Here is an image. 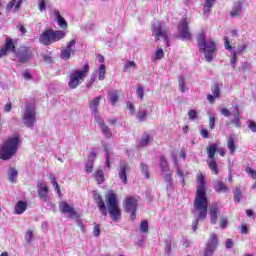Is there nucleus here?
<instances>
[{"label": "nucleus", "instance_id": "f8f14e48", "mask_svg": "<svg viewBox=\"0 0 256 256\" xmlns=\"http://www.w3.org/2000/svg\"><path fill=\"white\" fill-rule=\"evenodd\" d=\"M151 113H153V106L144 104L140 106L139 111L136 113V119L140 122L146 121L147 117H151Z\"/></svg>", "mask_w": 256, "mask_h": 256}, {"label": "nucleus", "instance_id": "864d4df0", "mask_svg": "<svg viewBox=\"0 0 256 256\" xmlns=\"http://www.w3.org/2000/svg\"><path fill=\"white\" fill-rule=\"evenodd\" d=\"M246 123H247V125H248V129H250V131H251L252 133H256V123H255V121H253V120H248Z\"/></svg>", "mask_w": 256, "mask_h": 256}, {"label": "nucleus", "instance_id": "f3484780", "mask_svg": "<svg viewBox=\"0 0 256 256\" xmlns=\"http://www.w3.org/2000/svg\"><path fill=\"white\" fill-rule=\"evenodd\" d=\"M93 199L100 211V213L104 216L107 217V206L105 205V202L103 201V198H101V195L97 192L93 194Z\"/></svg>", "mask_w": 256, "mask_h": 256}, {"label": "nucleus", "instance_id": "393cba45", "mask_svg": "<svg viewBox=\"0 0 256 256\" xmlns=\"http://www.w3.org/2000/svg\"><path fill=\"white\" fill-rule=\"evenodd\" d=\"M227 147L230 151V155H235V151L237 150V146H235V135L234 134H231L228 137Z\"/></svg>", "mask_w": 256, "mask_h": 256}, {"label": "nucleus", "instance_id": "774afa93", "mask_svg": "<svg viewBox=\"0 0 256 256\" xmlns=\"http://www.w3.org/2000/svg\"><path fill=\"white\" fill-rule=\"evenodd\" d=\"M38 5H39V10L41 11V13H43V11H45L46 9L45 0H39Z\"/></svg>", "mask_w": 256, "mask_h": 256}, {"label": "nucleus", "instance_id": "20e7f679", "mask_svg": "<svg viewBox=\"0 0 256 256\" xmlns=\"http://www.w3.org/2000/svg\"><path fill=\"white\" fill-rule=\"evenodd\" d=\"M89 73V64H84L82 69L72 70L69 74V82L68 86L70 89H77L83 81H85V77Z\"/></svg>", "mask_w": 256, "mask_h": 256}, {"label": "nucleus", "instance_id": "f03ea898", "mask_svg": "<svg viewBox=\"0 0 256 256\" xmlns=\"http://www.w3.org/2000/svg\"><path fill=\"white\" fill-rule=\"evenodd\" d=\"M197 43L200 53H203L205 60L211 63L213 57H215V51H217L215 42L213 40H207L205 33L201 32L197 35Z\"/></svg>", "mask_w": 256, "mask_h": 256}, {"label": "nucleus", "instance_id": "a18cd8bd", "mask_svg": "<svg viewBox=\"0 0 256 256\" xmlns=\"http://www.w3.org/2000/svg\"><path fill=\"white\" fill-rule=\"evenodd\" d=\"M136 97L143 101V97H145V88L143 86H138L136 90Z\"/></svg>", "mask_w": 256, "mask_h": 256}, {"label": "nucleus", "instance_id": "c756f323", "mask_svg": "<svg viewBox=\"0 0 256 256\" xmlns=\"http://www.w3.org/2000/svg\"><path fill=\"white\" fill-rule=\"evenodd\" d=\"M104 151L106 152L105 157H106V167L108 169H111V162L110 159L113 157V151L111 150V147L108 145H104Z\"/></svg>", "mask_w": 256, "mask_h": 256}, {"label": "nucleus", "instance_id": "6ab92c4d", "mask_svg": "<svg viewBox=\"0 0 256 256\" xmlns=\"http://www.w3.org/2000/svg\"><path fill=\"white\" fill-rule=\"evenodd\" d=\"M100 103H101V96L95 97L89 103L90 111H91L92 115H94L95 120H96V117H100V115H99V104Z\"/></svg>", "mask_w": 256, "mask_h": 256}, {"label": "nucleus", "instance_id": "5fc2aeb1", "mask_svg": "<svg viewBox=\"0 0 256 256\" xmlns=\"http://www.w3.org/2000/svg\"><path fill=\"white\" fill-rule=\"evenodd\" d=\"M25 240L27 241V243H31V241H33V230L29 229L26 232Z\"/></svg>", "mask_w": 256, "mask_h": 256}, {"label": "nucleus", "instance_id": "c03bdc74", "mask_svg": "<svg viewBox=\"0 0 256 256\" xmlns=\"http://www.w3.org/2000/svg\"><path fill=\"white\" fill-rule=\"evenodd\" d=\"M163 57H165V52H163V49L159 48L154 54L153 61H159L163 59Z\"/></svg>", "mask_w": 256, "mask_h": 256}, {"label": "nucleus", "instance_id": "bb28decb", "mask_svg": "<svg viewBox=\"0 0 256 256\" xmlns=\"http://www.w3.org/2000/svg\"><path fill=\"white\" fill-rule=\"evenodd\" d=\"M137 69V63L135 61L128 60L123 66V73H131Z\"/></svg>", "mask_w": 256, "mask_h": 256}, {"label": "nucleus", "instance_id": "f704fd0d", "mask_svg": "<svg viewBox=\"0 0 256 256\" xmlns=\"http://www.w3.org/2000/svg\"><path fill=\"white\" fill-rule=\"evenodd\" d=\"M108 101L111 103V105H116L117 102L119 101V94L117 91H113L108 93Z\"/></svg>", "mask_w": 256, "mask_h": 256}, {"label": "nucleus", "instance_id": "6e6d98bb", "mask_svg": "<svg viewBox=\"0 0 256 256\" xmlns=\"http://www.w3.org/2000/svg\"><path fill=\"white\" fill-rule=\"evenodd\" d=\"M224 47L227 49V51H233V46H231V42L227 37L224 38Z\"/></svg>", "mask_w": 256, "mask_h": 256}, {"label": "nucleus", "instance_id": "b1692460", "mask_svg": "<svg viewBox=\"0 0 256 256\" xmlns=\"http://www.w3.org/2000/svg\"><path fill=\"white\" fill-rule=\"evenodd\" d=\"M22 3L23 0H11L6 6V11H17L21 8Z\"/></svg>", "mask_w": 256, "mask_h": 256}, {"label": "nucleus", "instance_id": "6e6552de", "mask_svg": "<svg viewBox=\"0 0 256 256\" xmlns=\"http://www.w3.org/2000/svg\"><path fill=\"white\" fill-rule=\"evenodd\" d=\"M221 115L224 117H231L233 116L232 119V124L235 125V127L239 128L241 127V113H239V106H235L233 110H229L227 108H221L220 109Z\"/></svg>", "mask_w": 256, "mask_h": 256}, {"label": "nucleus", "instance_id": "e433bc0d", "mask_svg": "<svg viewBox=\"0 0 256 256\" xmlns=\"http://www.w3.org/2000/svg\"><path fill=\"white\" fill-rule=\"evenodd\" d=\"M94 73H96V75H97V73H98V79H99V81H104V80H105V73H107V70H106L104 64H101V65L99 66V69L96 70Z\"/></svg>", "mask_w": 256, "mask_h": 256}, {"label": "nucleus", "instance_id": "49530a36", "mask_svg": "<svg viewBox=\"0 0 256 256\" xmlns=\"http://www.w3.org/2000/svg\"><path fill=\"white\" fill-rule=\"evenodd\" d=\"M140 169H141V172L143 173L144 177L146 179H149V166H147L145 163L141 162Z\"/></svg>", "mask_w": 256, "mask_h": 256}, {"label": "nucleus", "instance_id": "9b49d317", "mask_svg": "<svg viewBox=\"0 0 256 256\" xmlns=\"http://www.w3.org/2000/svg\"><path fill=\"white\" fill-rule=\"evenodd\" d=\"M152 33L155 37V41H159V39H163L164 43H167V30L163 28L161 22H156L153 25Z\"/></svg>", "mask_w": 256, "mask_h": 256}, {"label": "nucleus", "instance_id": "9d476101", "mask_svg": "<svg viewBox=\"0 0 256 256\" xmlns=\"http://www.w3.org/2000/svg\"><path fill=\"white\" fill-rule=\"evenodd\" d=\"M179 37L182 41H191V32L189 31V24L187 19H183L178 25Z\"/></svg>", "mask_w": 256, "mask_h": 256}, {"label": "nucleus", "instance_id": "0eeeda50", "mask_svg": "<svg viewBox=\"0 0 256 256\" xmlns=\"http://www.w3.org/2000/svg\"><path fill=\"white\" fill-rule=\"evenodd\" d=\"M22 123L28 129H33L35 123H37V111L35 110V104L27 103L22 113Z\"/></svg>", "mask_w": 256, "mask_h": 256}, {"label": "nucleus", "instance_id": "aec40b11", "mask_svg": "<svg viewBox=\"0 0 256 256\" xmlns=\"http://www.w3.org/2000/svg\"><path fill=\"white\" fill-rule=\"evenodd\" d=\"M129 171V164L127 162H120L118 169V176L122 183H127V172Z\"/></svg>", "mask_w": 256, "mask_h": 256}, {"label": "nucleus", "instance_id": "de8ad7c7", "mask_svg": "<svg viewBox=\"0 0 256 256\" xmlns=\"http://www.w3.org/2000/svg\"><path fill=\"white\" fill-rule=\"evenodd\" d=\"M234 203H241V189H234Z\"/></svg>", "mask_w": 256, "mask_h": 256}, {"label": "nucleus", "instance_id": "338daca9", "mask_svg": "<svg viewBox=\"0 0 256 256\" xmlns=\"http://www.w3.org/2000/svg\"><path fill=\"white\" fill-rule=\"evenodd\" d=\"M127 109H129L131 115H135V106L131 102H127Z\"/></svg>", "mask_w": 256, "mask_h": 256}, {"label": "nucleus", "instance_id": "4d7b16f0", "mask_svg": "<svg viewBox=\"0 0 256 256\" xmlns=\"http://www.w3.org/2000/svg\"><path fill=\"white\" fill-rule=\"evenodd\" d=\"M215 121H216L215 116H213L212 114H209V127L211 129H215Z\"/></svg>", "mask_w": 256, "mask_h": 256}, {"label": "nucleus", "instance_id": "052dcab7", "mask_svg": "<svg viewBox=\"0 0 256 256\" xmlns=\"http://www.w3.org/2000/svg\"><path fill=\"white\" fill-rule=\"evenodd\" d=\"M212 95L217 99L219 98V95H221V90L219 89V86H214L212 90Z\"/></svg>", "mask_w": 256, "mask_h": 256}, {"label": "nucleus", "instance_id": "dca6fc26", "mask_svg": "<svg viewBox=\"0 0 256 256\" xmlns=\"http://www.w3.org/2000/svg\"><path fill=\"white\" fill-rule=\"evenodd\" d=\"M217 245H219V240H217V236L215 234H211L210 240L206 245V250L203 256H211L215 249H217Z\"/></svg>", "mask_w": 256, "mask_h": 256}, {"label": "nucleus", "instance_id": "13d9d810", "mask_svg": "<svg viewBox=\"0 0 256 256\" xmlns=\"http://www.w3.org/2000/svg\"><path fill=\"white\" fill-rule=\"evenodd\" d=\"M188 119H190L191 121H195V119H197V111L190 110L188 112Z\"/></svg>", "mask_w": 256, "mask_h": 256}, {"label": "nucleus", "instance_id": "7c9ffc66", "mask_svg": "<svg viewBox=\"0 0 256 256\" xmlns=\"http://www.w3.org/2000/svg\"><path fill=\"white\" fill-rule=\"evenodd\" d=\"M242 7H243V4L241 2H236L232 8L230 17H239V15H241Z\"/></svg>", "mask_w": 256, "mask_h": 256}, {"label": "nucleus", "instance_id": "412c9836", "mask_svg": "<svg viewBox=\"0 0 256 256\" xmlns=\"http://www.w3.org/2000/svg\"><path fill=\"white\" fill-rule=\"evenodd\" d=\"M95 121L99 125L103 135L106 136L107 139H111V137H113V133H111V129H109L108 126L105 125V122L103 121L101 116H96Z\"/></svg>", "mask_w": 256, "mask_h": 256}, {"label": "nucleus", "instance_id": "2f4dec72", "mask_svg": "<svg viewBox=\"0 0 256 256\" xmlns=\"http://www.w3.org/2000/svg\"><path fill=\"white\" fill-rule=\"evenodd\" d=\"M217 153V144H211L207 148L208 161L215 160V154Z\"/></svg>", "mask_w": 256, "mask_h": 256}, {"label": "nucleus", "instance_id": "4c0bfd02", "mask_svg": "<svg viewBox=\"0 0 256 256\" xmlns=\"http://www.w3.org/2000/svg\"><path fill=\"white\" fill-rule=\"evenodd\" d=\"M218 214H219V207L212 206L211 211H210L212 225H215V223H217V215Z\"/></svg>", "mask_w": 256, "mask_h": 256}, {"label": "nucleus", "instance_id": "cd10ccee", "mask_svg": "<svg viewBox=\"0 0 256 256\" xmlns=\"http://www.w3.org/2000/svg\"><path fill=\"white\" fill-rule=\"evenodd\" d=\"M163 179L166 183V187L167 189H173V178H172V174L170 171L168 172H163Z\"/></svg>", "mask_w": 256, "mask_h": 256}, {"label": "nucleus", "instance_id": "4468645a", "mask_svg": "<svg viewBox=\"0 0 256 256\" xmlns=\"http://www.w3.org/2000/svg\"><path fill=\"white\" fill-rule=\"evenodd\" d=\"M37 187L39 199H41L44 203L51 201V197H49V187L47 184H45V182L39 181L37 183Z\"/></svg>", "mask_w": 256, "mask_h": 256}, {"label": "nucleus", "instance_id": "72a5a7b5", "mask_svg": "<svg viewBox=\"0 0 256 256\" xmlns=\"http://www.w3.org/2000/svg\"><path fill=\"white\" fill-rule=\"evenodd\" d=\"M159 165L162 173H169V164L167 163V159H165V156H160Z\"/></svg>", "mask_w": 256, "mask_h": 256}, {"label": "nucleus", "instance_id": "423d86ee", "mask_svg": "<svg viewBox=\"0 0 256 256\" xmlns=\"http://www.w3.org/2000/svg\"><path fill=\"white\" fill-rule=\"evenodd\" d=\"M106 203L108 206V213L112 221H118V219H121V210L119 209L117 194L113 193V191H109L106 195Z\"/></svg>", "mask_w": 256, "mask_h": 256}, {"label": "nucleus", "instance_id": "4be33fe9", "mask_svg": "<svg viewBox=\"0 0 256 256\" xmlns=\"http://www.w3.org/2000/svg\"><path fill=\"white\" fill-rule=\"evenodd\" d=\"M95 157H97V151L92 150L88 156V160L86 162V173L93 172V165L95 163Z\"/></svg>", "mask_w": 256, "mask_h": 256}, {"label": "nucleus", "instance_id": "69168bd1", "mask_svg": "<svg viewBox=\"0 0 256 256\" xmlns=\"http://www.w3.org/2000/svg\"><path fill=\"white\" fill-rule=\"evenodd\" d=\"M94 237H99L101 235V228H99V224H96L93 229Z\"/></svg>", "mask_w": 256, "mask_h": 256}, {"label": "nucleus", "instance_id": "680f3d73", "mask_svg": "<svg viewBox=\"0 0 256 256\" xmlns=\"http://www.w3.org/2000/svg\"><path fill=\"white\" fill-rule=\"evenodd\" d=\"M51 184L54 187L55 191L58 193V195H61V188H59V183H57V180H52Z\"/></svg>", "mask_w": 256, "mask_h": 256}, {"label": "nucleus", "instance_id": "603ef678", "mask_svg": "<svg viewBox=\"0 0 256 256\" xmlns=\"http://www.w3.org/2000/svg\"><path fill=\"white\" fill-rule=\"evenodd\" d=\"M5 49L8 51H15V44L13 43V40L9 39L6 41Z\"/></svg>", "mask_w": 256, "mask_h": 256}, {"label": "nucleus", "instance_id": "8fccbe9b", "mask_svg": "<svg viewBox=\"0 0 256 256\" xmlns=\"http://www.w3.org/2000/svg\"><path fill=\"white\" fill-rule=\"evenodd\" d=\"M140 231L141 233H147V231H149V222H147V220L140 223Z\"/></svg>", "mask_w": 256, "mask_h": 256}, {"label": "nucleus", "instance_id": "f257e3e1", "mask_svg": "<svg viewBox=\"0 0 256 256\" xmlns=\"http://www.w3.org/2000/svg\"><path fill=\"white\" fill-rule=\"evenodd\" d=\"M197 189L194 200V215L195 219L192 222V231H197V225L199 221H205L207 219V207H209V200H207V185L205 183V176L201 172L197 174ZM198 212V215H197Z\"/></svg>", "mask_w": 256, "mask_h": 256}, {"label": "nucleus", "instance_id": "7ed1b4c3", "mask_svg": "<svg viewBox=\"0 0 256 256\" xmlns=\"http://www.w3.org/2000/svg\"><path fill=\"white\" fill-rule=\"evenodd\" d=\"M67 33L63 30H45L39 37V41L42 45H53V43H57V41H61V39H65Z\"/></svg>", "mask_w": 256, "mask_h": 256}, {"label": "nucleus", "instance_id": "c9c22d12", "mask_svg": "<svg viewBox=\"0 0 256 256\" xmlns=\"http://www.w3.org/2000/svg\"><path fill=\"white\" fill-rule=\"evenodd\" d=\"M94 179L97 181V183L101 184L103 181H105V174L103 172V169H98L94 173Z\"/></svg>", "mask_w": 256, "mask_h": 256}, {"label": "nucleus", "instance_id": "ea45409f", "mask_svg": "<svg viewBox=\"0 0 256 256\" xmlns=\"http://www.w3.org/2000/svg\"><path fill=\"white\" fill-rule=\"evenodd\" d=\"M8 179L10 183H17V170L15 168L9 169Z\"/></svg>", "mask_w": 256, "mask_h": 256}, {"label": "nucleus", "instance_id": "1a4fd4ad", "mask_svg": "<svg viewBox=\"0 0 256 256\" xmlns=\"http://www.w3.org/2000/svg\"><path fill=\"white\" fill-rule=\"evenodd\" d=\"M139 202V200L137 199V197H128L125 199V210L127 211V213H131V220L135 221L137 215V203Z\"/></svg>", "mask_w": 256, "mask_h": 256}, {"label": "nucleus", "instance_id": "5701e85b", "mask_svg": "<svg viewBox=\"0 0 256 256\" xmlns=\"http://www.w3.org/2000/svg\"><path fill=\"white\" fill-rule=\"evenodd\" d=\"M214 189L216 193H227V191H229L227 185H225V183H223L221 180L214 181Z\"/></svg>", "mask_w": 256, "mask_h": 256}, {"label": "nucleus", "instance_id": "ddd939ff", "mask_svg": "<svg viewBox=\"0 0 256 256\" xmlns=\"http://www.w3.org/2000/svg\"><path fill=\"white\" fill-rule=\"evenodd\" d=\"M16 57L19 63H28L33 59V52L29 48L22 47L18 50Z\"/></svg>", "mask_w": 256, "mask_h": 256}, {"label": "nucleus", "instance_id": "bf43d9fd", "mask_svg": "<svg viewBox=\"0 0 256 256\" xmlns=\"http://www.w3.org/2000/svg\"><path fill=\"white\" fill-rule=\"evenodd\" d=\"M97 79V73H93L90 78V82L86 85V87L91 88Z\"/></svg>", "mask_w": 256, "mask_h": 256}, {"label": "nucleus", "instance_id": "3c124183", "mask_svg": "<svg viewBox=\"0 0 256 256\" xmlns=\"http://www.w3.org/2000/svg\"><path fill=\"white\" fill-rule=\"evenodd\" d=\"M178 81L181 93H185V91H187V88L185 87V79L183 78V76H180Z\"/></svg>", "mask_w": 256, "mask_h": 256}, {"label": "nucleus", "instance_id": "c85d7f7f", "mask_svg": "<svg viewBox=\"0 0 256 256\" xmlns=\"http://www.w3.org/2000/svg\"><path fill=\"white\" fill-rule=\"evenodd\" d=\"M54 15L56 17V20L58 21L59 27H61V29H67V21H65V18H63V16H61L59 10H54Z\"/></svg>", "mask_w": 256, "mask_h": 256}, {"label": "nucleus", "instance_id": "0e129e2a", "mask_svg": "<svg viewBox=\"0 0 256 256\" xmlns=\"http://www.w3.org/2000/svg\"><path fill=\"white\" fill-rule=\"evenodd\" d=\"M165 245V253L169 255L171 253V241L166 240Z\"/></svg>", "mask_w": 256, "mask_h": 256}, {"label": "nucleus", "instance_id": "a878e982", "mask_svg": "<svg viewBox=\"0 0 256 256\" xmlns=\"http://www.w3.org/2000/svg\"><path fill=\"white\" fill-rule=\"evenodd\" d=\"M27 211V202L25 201H18L15 205V213L16 215H23Z\"/></svg>", "mask_w": 256, "mask_h": 256}, {"label": "nucleus", "instance_id": "473e14b6", "mask_svg": "<svg viewBox=\"0 0 256 256\" xmlns=\"http://www.w3.org/2000/svg\"><path fill=\"white\" fill-rule=\"evenodd\" d=\"M174 165L176 167L177 175L178 177H180V180L182 181V185H185V173H183L181 166H179V163H177V158H174Z\"/></svg>", "mask_w": 256, "mask_h": 256}, {"label": "nucleus", "instance_id": "79ce46f5", "mask_svg": "<svg viewBox=\"0 0 256 256\" xmlns=\"http://www.w3.org/2000/svg\"><path fill=\"white\" fill-rule=\"evenodd\" d=\"M151 141V136L149 134H144L140 138V146L141 147H146V145H149V142Z\"/></svg>", "mask_w": 256, "mask_h": 256}, {"label": "nucleus", "instance_id": "39448f33", "mask_svg": "<svg viewBox=\"0 0 256 256\" xmlns=\"http://www.w3.org/2000/svg\"><path fill=\"white\" fill-rule=\"evenodd\" d=\"M19 143L20 140L17 136L9 138L0 149V159L7 161L13 155H15V153H17V149L19 148Z\"/></svg>", "mask_w": 256, "mask_h": 256}, {"label": "nucleus", "instance_id": "09e8293b", "mask_svg": "<svg viewBox=\"0 0 256 256\" xmlns=\"http://www.w3.org/2000/svg\"><path fill=\"white\" fill-rule=\"evenodd\" d=\"M237 55H238L237 52L231 53L230 64L233 69H235V67H237Z\"/></svg>", "mask_w": 256, "mask_h": 256}, {"label": "nucleus", "instance_id": "a19ab883", "mask_svg": "<svg viewBox=\"0 0 256 256\" xmlns=\"http://www.w3.org/2000/svg\"><path fill=\"white\" fill-rule=\"evenodd\" d=\"M214 5H215V0H206L203 7L204 15H207V13L211 11V7H213Z\"/></svg>", "mask_w": 256, "mask_h": 256}, {"label": "nucleus", "instance_id": "e2e57ef3", "mask_svg": "<svg viewBox=\"0 0 256 256\" xmlns=\"http://www.w3.org/2000/svg\"><path fill=\"white\" fill-rule=\"evenodd\" d=\"M246 173L248 175H250V177H252V179H254L256 181V171L255 170H253L251 168H247Z\"/></svg>", "mask_w": 256, "mask_h": 256}, {"label": "nucleus", "instance_id": "37998d69", "mask_svg": "<svg viewBox=\"0 0 256 256\" xmlns=\"http://www.w3.org/2000/svg\"><path fill=\"white\" fill-rule=\"evenodd\" d=\"M247 49V44L246 43H240L238 44V47L236 50H233V53H236V55H242L243 52Z\"/></svg>", "mask_w": 256, "mask_h": 256}, {"label": "nucleus", "instance_id": "a211bd4d", "mask_svg": "<svg viewBox=\"0 0 256 256\" xmlns=\"http://www.w3.org/2000/svg\"><path fill=\"white\" fill-rule=\"evenodd\" d=\"M59 209L64 215H69L70 217H77V212L75 211V208H73V206L69 205V203L67 202H60Z\"/></svg>", "mask_w": 256, "mask_h": 256}, {"label": "nucleus", "instance_id": "2eb2a0df", "mask_svg": "<svg viewBox=\"0 0 256 256\" xmlns=\"http://www.w3.org/2000/svg\"><path fill=\"white\" fill-rule=\"evenodd\" d=\"M76 41L75 40H71L70 42H68L67 46L65 48L62 49L60 57L61 59H64L65 61L71 59V57H73V55H75V50H73V48L76 45Z\"/></svg>", "mask_w": 256, "mask_h": 256}, {"label": "nucleus", "instance_id": "58836bf2", "mask_svg": "<svg viewBox=\"0 0 256 256\" xmlns=\"http://www.w3.org/2000/svg\"><path fill=\"white\" fill-rule=\"evenodd\" d=\"M209 169L214 173L215 175H219V168L217 167V160H208L207 161Z\"/></svg>", "mask_w": 256, "mask_h": 256}]
</instances>
